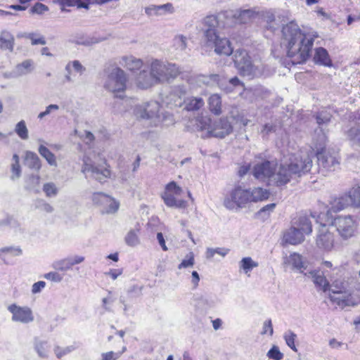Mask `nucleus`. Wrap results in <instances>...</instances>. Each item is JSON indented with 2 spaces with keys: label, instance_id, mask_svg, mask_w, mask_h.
Segmentation results:
<instances>
[{
  "label": "nucleus",
  "instance_id": "obj_64",
  "mask_svg": "<svg viewBox=\"0 0 360 360\" xmlns=\"http://www.w3.org/2000/svg\"><path fill=\"white\" fill-rule=\"evenodd\" d=\"M158 10L161 14L164 13H172L173 12V6L172 4L167 3L163 5L158 6Z\"/></svg>",
  "mask_w": 360,
  "mask_h": 360
},
{
  "label": "nucleus",
  "instance_id": "obj_7",
  "mask_svg": "<svg viewBox=\"0 0 360 360\" xmlns=\"http://www.w3.org/2000/svg\"><path fill=\"white\" fill-rule=\"evenodd\" d=\"M104 88L112 93L124 92L127 89V73L116 65H109L104 69Z\"/></svg>",
  "mask_w": 360,
  "mask_h": 360
},
{
  "label": "nucleus",
  "instance_id": "obj_42",
  "mask_svg": "<svg viewBox=\"0 0 360 360\" xmlns=\"http://www.w3.org/2000/svg\"><path fill=\"white\" fill-rule=\"evenodd\" d=\"M58 191V187L53 182L46 183L43 186V191L45 193L46 196L49 198L56 196Z\"/></svg>",
  "mask_w": 360,
  "mask_h": 360
},
{
  "label": "nucleus",
  "instance_id": "obj_29",
  "mask_svg": "<svg viewBox=\"0 0 360 360\" xmlns=\"http://www.w3.org/2000/svg\"><path fill=\"white\" fill-rule=\"evenodd\" d=\"M349 199L347 193L333 200L331 203V209L333 212H339L349 206Z\"/></svg>",
  "mask_w": 360,
  "mask_h": 360
},
{
  "label": "nucleus",
  "instance_id": "obj_53",
  "mask_svg": "<svg viewBox=\"0 0 360 360\" xmlns=\"http://www.w3.org/2000/svg\"><path fill=\"white\" fill-rule=\"evenodd\" d=\"M330 113L322 111L316 115V122L319 125L326 124L330 120Z\"/></svg>",
  "mask_w": 360,
  "mask_h": 360
},
{
  "label": "nucleus",
  "instance_id": "obj_10",
  "mask_svg": "<svg viewBox=\"0 0 360 360\" xmlns=\"http://www.w3.org/2000/svg\"><path fill=\"white\" fill-rule=\"evenodd\" d=\"M197 82L199 84H204L208 86L218 85L221 89L226 93L232 92L234 89L238 86H244L243 83L237 77H234L226 81L218 74L199 75L197 77Z\"/></svg>",
  "mask_w": 360,
  "mask_h": 360
},
{
  "label": "nucleus",
  "instance_id": "obj_50",
  "mask_svg": "<svg viewBox=\"0 0 360 360\" xmlns=\"http://www.w3.org/2000/svg\"><path fill=\"white\" fill-rule=\"evenodd\" d=\"M66 65H70V70L71 71L72 69H73L76 72L80 75H82L86 71L85 67H84L77 60L70 61L67 63Z\"/></svg>",
  "mask_w": 360,
  "mask_h": 360
},
{
  "label": "nucleus",
  "instance_id": "obj_56",
  "mask_svg": "<svg viewBox=\"0 0 360 360\" xmlns=\"http://www.w3.org/2000/svg\"><path fill=\"white\" fill-rule=\"evenodd\" d=\"M121 352H108L101 354V360H117L121 355Z\"/></svg>",
  "mask_w": 360,
  "mask_h": 360
},
{
  "label": "nucleus",
  "instance_id": "obj_31",
  "mask_svg": "<svg viewBox=\"0 0 360 360\" xmlns=\"http://www.w3.org/2000/svg\"><path fill=\"white\" fill-rule=\"evenodd\" d=\"M257 15L255 11L252 9H245L236 11L233 16L236 18L239 23L245 24Z\"/></svg>",
  "mask_w": 360,
  "mask_h": 360
},
{
  "label": "nucleus",
  "instance_id": "obj_9",
  "mask_svg": "<svg viewBox=\"0 0 360 360\" xmlns=\"http://www.w3.org/2000/svg\"><path fill=\"white\" fill-rule=\"evenodd\" d=\"M197 127L199 130L207 131V136L216 138H224L233 131L231 123L225 118L212 122L209 117H202L197 120Z\"/></svg>",
  "mask_w": 360,
  "mask_h": 360
},
{
  "label": "nucleus",
  "instance_id": "obj_49",
  "mask_svg": "<svg viewBox=\"0 0 360 360\" xmlns=\"http://www.w3.org/2000/svg\"><path fill=\"white\" fill-rule=\"evenodd\" d=\"M22 250L19 248L6 247L0 249V257L4 259V254H10L12 256L21 255Z\"/></svg>",
  "mask_w": 360,
  "mask_h": 360
},
{
  "label": "nucleus",
  "instance_id": "obj_12",
  "mask_svg": "<svg viewBox=\"0 0 360 360\" xmlns=\"http://www.w3.org/2000/svg\"><path fill=\"white\" fill-rule=\"evenodd\" d=\"M332 226L342 238L347 239L354 235L357 222L351 215H340L333 219Z\"/></svg>",
  "mask_w": 360,
  "mask_h": 360
},
{
  "label": "nucleus",
  "instance_id": "obj_21",
  "mask_svg": "<svg viewBox=\"0 0 360 360\" xmlns=\"http://www.w3.org/2000/svg\"><path fill=\"white\" fill-rule=\"evenodd\" d=\"M304 276L311 278L316 287L324 292L328 290L329 283L323 273L318 270H309L304 273Z\"/></svg>",
  "mask_w": 360,
  "mask_h": 360
},
{
  "label": "nucleus",
  "instance_id": "obj_45",
  "mask_svg": "<svg viewBox=\"0 0 360 360\" xmlns=\"http://www.w3.org/2000/svg\"><path fill=\"white\" fill-rule=\"evenodd\" d=\"M37 34H34V33H24V34H19L18 37H25L26 38H28L31 40V42H32V45H37V44H41V45H44L46 44V40L44 39V38L43 37H39L38 38H36L35 36Z\"/></svg>",
  "mask_w": 360,
  "mask_h": 360
},
{
  "label": "nucleus",
  "instance_id": "obj_20",
  "mask_svg": "<svg viewBox=\"0 0 360 360\" xmlns=\"http://www.w3.org/2000/svg\"><path fill=\"white\" fill-rule=\"evenodd\" d=\"M34 68V62L30 59H27L15 65L9 75L12 78H18L30 74Z\"/></svg>",
  "mask_w": 360,
  "mask_h": 360
},
{
  "label": "nucleus",
  "instance_id": "obj_39",
  "mask_svg": "<svg viewBox=\"0 0 360 360\" xmlns=\"http://www.w3.org/2000/svg\"><path fill=\"white\" fill-rule=\"evenodd\" d=\"M347 139L354 144L360 146V126H355L347 132Z\"/></svg>",
  "mask_w": 360,
  "mask_h": 360
},
{
  "label": "nucleus",
  "instance_id": "obj_6",
  "mask_svg": "<svg viewBox=\"0 0 360 360\" xmlns=\"http://www.w3.org/2000/svg\"><path fill=\"white\" fill-rule=\"evenodd\" d=\"M149 68L156 84L171 82L181 72L180 68L176 64L165 63L158 59L151 61Z\"/></svg>",
  "mask_w": 360,
  "mask_h": 360
},
{
  "label": "nucleus",
  "instance_id": "obj_16",
  "mask_svg": "<svg viewBox=\"0 0 360 360\" xmlns=\"http://www.w3.org/2000/svg\"><path fill=\"white\" fill-rule=\"evenodd\" d=\"M316 243L319 248L326 251H330L334 247V235L326 225H321L316 236Z\"/></svg>",
  "mask_w": 360,
  "mask_h": 360
},
{
  "label": "nucleus",
  "instance_id": "obj_52",
  "mask_svg": "<svg viewBox=\"0 0 360 360\" xmlns=\"http://www.w3.org/2000/svg\"><path fill=\"white\" fill-rule=\"evenodd\" d=\"M165 191L179 196L182 193V189L174 181H172L166 186Z\"/></svg>",
  "mask_w": 360,
  "mask_h": 360
},
{
  "label": "nucleus",
  "instance_id": "obj_38",
  "mask_svg": "<svg viewBox=\"0 0 360 360\" xmlns=\"http://www.w3.org/2000/svg\"><path fill=\"white\" fill-rule=\"evenodd\" d=\"M39 154L46 159L48 163L51 166H56L57 162L55 155L50 151L46 146L41 145L38 150Z\"/></svg>",
  "mask_w": 360,
  "mask_h": 360
},
{
  "label": "nucleus",
  "instance_id": "obj_23",
  "mask_svg": "<svg viewBox=\"0 0 360 360\" xmlns=\"http://www.w3.org/2000/svg\"><path fill=\"white\" fill-rule=\"evenodd\" d=\"M120 64L131 72L139 70L143 65L141 59L133 56H124L120 60Z\"/></svg>",
  "mask_w": 360,
  "mask_h": 360
},
{
  "label": "nucleus",
  "instance_id": "obj_17",
  "mask_svg": "<svg viewBox=\"0 0 360 360\" xmlns=\"http://www.w3.org/2000/svg\"><path fill=\"white\" fill-rule=\"evenodd\" d=\"M84 261V257L80 255H75L61 259L55 261L53 263V268L60 271H68L72 269L74 265L81 264Z\"/></svg>",
  "mask_w": 360,
  "mask_h": 360
},
{
  "label": "nucleus",
  "instance_id": "obj_14",
  "mask_svg": "<svg viewBox=\"0 0 360 360\" xmlns=\"http://www.w3.org/2000/svg\"><path fill=\"white\" fill-rule=\"evenodd\" d=\"M82 172L84 174L90 173L91 176L99 182H104L105 179L110 177V170L108 167L96 165L89 162V160L84 159L82 167Z\"/></svg>",
  "mask_w": 360,
  "mask_h": 360
},
{
  "label": "nucleus",
  "instance_id": "obj_5",
  "mask_svg": "<svg viewBox=\"0 0 360 360\" xmlns=\"http://www.w3.org/2000/svg\"><path fill=\"white\" fill-rule=\"evenodd\" d=\"M218 21L215 16H207L204 20V37L207 46L214 47V51L219 55L230 56L233 48L229 40L221 38L217 33Z\"/></svg>",
  "mask_w": 360,
  "mask_h": 360
},
{
  "label": "nucleus",
  "instance_id": "obj_13",
  "mask_svg": "<svg viewBox=\"0 0 360 360\" xmlns=\"http://www.w3.org/2000/svg\"><path fill=\"white\" fill-rule=\"evenodd\" d=\"M319 172L326 175L328 172L334 170L339 165L338 155L335 153L322 149L316 153Z\"/></svg>",
  "mask_w": 360,
  "mask_h": 360
},
{
  "label": "nucleus",
  "instance_id": "obj_35",
  "mask_svg": "<svg viewBox=\"0 0 360 360\" xmlns=\"http://www.w3.org/2000/svg\"><path fill=\"white\" fill-rule=\"evenodd\" d=\"M103 201L105 202V205H103L104 210L103 212L110 214L115 213L117 211L119 208V203L113 198H112L109 195H103Z\"/></svg>",
  "mask_w": 360,
  "mask_h": 360
},
{
  "label": "nucleus",
  "instance_id": "obj_15",
  "mask_svg": "<svg viewBox=\"0 0 360 360\" xmlns=\"http://www.w3.org/2000/svg\"><path fill=\"white\" fill-rule=\"evenodd\" d=\"M8 310L12 314V321L27 324L34 321L32 310L27 306L20 307L12 304L8 307Z\"/></svg>",
  "mask_w": 360,
  "mask_h": 360
},
{
  "label": "nucleus",
  "instance_id": "obj_30",
  "mask_svg": "<svg viewBox=\"0 0 360 360\" xmlns=\"http://www.w3.org/2000/svg\"><path fill=\"white\" fill-rule=\"evenodd\" d=\"M208 105L210 110L214 115H218L221 113V99L219 94L211 95L208 99Z\"/></svg>",
  "mask_w": 360,
  "mask_h": 360
},
{
  "label": "nucleus",
  "instance_id": "obj_4",
  "mask_svg": "<svg viewBox=\"0 0 360 360\" xmlns=\"http://www.w3.org/2000/svg\"><path fill=\"white\" fill-rule=\"evenodd\" d=\"M161 105L155 101H150L137 105L136 115L141 119L148 120L153 126H169L174 123L172 114L160 111Z\"/></svg>",
  "mask_w": 360,
  "mask_h": 360
},
{
  "label": "nucleus",
  "instance_id": "obj_19",
  "mask_svg": "<svg viewBox=\"0 0 360 360\" xmlns=\"http://www.w3.org/2000/svg\"><path fill=\"white\" fill-rule=\"evenodd\" d=\"M136 86L142 89H147L156 84L153 76L150 70H141L135 77Z\"/></svg>",
  "mask_w": 360,
  "mask_h": 360
},
{
  "label": "nucleus",
  "instance_id": "obj_1",
  "mask_svg": "<svg viewBox=\"0 0 360 360\" xmlns=\"http://www.w3.org/2000/svg\"><path fill=\"white\" fill-rule=\"evenodd\" d=\"M312 155L300 150L284 158L278 165L276 160L262 159L256 161L252 169L253 176L260 181L271 182L278 187L309 172L313 163Z\"/></svg>",
  "mask_w": 360,
  "mask_h": 360
},
{
  "label": "nucleus",
  "instance_id": "obj_18",
  "mask_svg": "<svg viewBox=\"0 0 360 360\" xmlns=\"http://www.w3.org/2000/svg\"><path fill=\"white\" fill-rule=\"evenodd\" d=\"M304 240L303 233L293 224L283 233V241L285 243L295 245L302 243Z\"/></svg>",
  "mask_w": 360,
  "mask_h": 360
},
{
  "label": "nucleus",
  "instance_id": "obj_54",
  "mask_svg": "<svg viewBox=\"0 0 360 360\" xmlns=\"http://www.w3.org/2000/svg\"><path fill=\"white\" fill-rule=\"evenodd\" d=\"M49 10V7L41 3L35 4L30 9L32 13L43 14Z\"/></svg>",
  "mask_w": 360,
  "mask_h": 360
},
{
  "label": "nucleus",
  "instance_id": "obj_32",
  "mask_svg": "<svg viewBox=\"0 0 360 360\" xmlns=\"http://www.w3.org/2000/svg\"><path fill=\"white\" fill-rule=\"evenodd\" d=\"M25 161L30 168L37 171L41 169V160L35 153L27 151L25 153Z\"/></svg>",
  "mask_w": 360,
  "mask_h": 360
},
{
  "label": "nucleus",
  "instance_id": "obj_2",
  "mask_svg": "<svg viewBox=\"0 0 360 360\" xmlns=\"http://www.w3.org/2000/svg\"><path fill=\"white\" fill-rule=\"evenodd\" d=\"M283 43L287 48V55L293 64L305 62L309 56L314 37L303 32L298 25L291 21L283 27Z\"/></svg>",
  "mask_w": 360,
  "mask_h": 360
},
{
  "label": "nucleus",
  "instance_id": "obj_22",
  "mask_svg": "<svg viewBox=\"0 0 360 360\" xmlns=\"http://www.w3.org/2000/svg\"><path fill=\"white\" fill-rule=\"evenodd\" d=\"M283 263L285 264L291 265L294 269L300 271V273L304 274V270L307 269L306 263L303 260L301 255L293 252L289 256H285L283 258Z\"/></svg>",
  "mask_w": 360,
  "mask_h": 360
},
{
  "label": "nucleus",
  "instance_id": "obj_44",
  "mask_svg": "<svg viewBox=\"0 0 360 360\" xmlns=\"http://www.w3.org/2000/svg\"><path fill=\"white\" fill-rule=\"evenodd\" d=\"M75 347L71 345L68 346L66 347H60L59 346H56L53 349L54 353L57 358L60 359L63 356L70 353L71 352L75 349Z\"/></svg>",
  "mask_w": 360,
  "mask_h": 360
},
{
  "label": "nucleus",
  "instance_id": "obj_8",
  "mask_svg": "<svg viewBox=\"0 0 360 360\" xmlns=\"http://www.w3.org/2000/svg\"><path fill=\"white\" fill-rule=\"evenodd\" d=\"M328 290L330 292V299L331 302L341 308L355 305L356 301L347 282L339 279L335 280L331 285H328Z\"/></svg>",
  "mask_w": 360,
  "mask_h": 360
},
{
  "label": "nucleus",
  "instance_id": "obj_58",
  "mask_svg": "<svg viewBox=\"0 0 360 360\" xmlns=\"http://www.w3.org/2000/svg\"><path fill=\"white\" fill-rule=\"evenodd\" d=\"M267 333H269V335H272L274 333L272 323L270 319L266 320L264 322L263 328L262 331L261 332V334L264 335L266 334Z\"/></svg>",
  "mask_w": 360,
  "mask_h": 360
},
{
  "label": "nucleus",
  "instance_id": "obj_40",
  "mask_svg": "<svg viewBox=\"0 0 360 360\" xmlns=\"http://www.w3.org/2000/svg\"><path fill=\"white\" fill-rule=\"evenodd\" d=\"M14 130L21 139L27 140L28 139V129L24 120L18 122Z\"/></svg>",
  "mask_w": 360,
  "mask_h": 360
},
{
  "label": "nucleus",
  "instance_id": "obj_33",
  "mask_svg": "<svg viewBox=\"0 0 360 360\" xmlns=\"http://www.w3.org/2000/svg\"><path fill=\"white\" fill-rule=\"evenodd\" d=\"M185 102V109L188 111H195L204 106L205 102L202 98L191 97Z\"/></svg>",
  "mask_w": 360,
  "mask_h": 360
},
{
  "label": "nucleus",
  "instance_id": "obj_55",
  "mask_svg": "<svg viewBox=\"0 0 360 360\" xmlns=\"http://www.w3.org/2000/svg\"><path fill=\"white\" fill-rule=\"evenodd\" d=\"M186 38L183 35H179L175 37L174 39V45L177 49L183 51L186 48Z\"/></svg>",
  "mask_w": 360,
  "mask_h": 360
},
{
  "label": "nucleus",
  "instance_id": "obj_57",
  "mask_svg": "<svg viewBox=\"0 0 360 360\" xmlns=\"http://www.w3.org/2000/svg\"><path fill=\"white\" fill-rule=\"evenodd\" d=\"M275 207H276L275 203H271V204L266 205L260 209L258 214L260 215H264V217L269 216V214L271 212H273V210H274Z\"/></svg>",
  "mask_w": 360,
  "mask_h": 360
},
{
  "label": "nucleus",
  "instance_id": "obj_11",
  "mask_svg": "<svg viewBox=\"0 0 360 360\" xmlns=\"http://www.w3.org/2000/svg\"><path fill=\"white\" fill-rule=\"evenodd\" d=\"M233 62L240 73L249 78L258 77L261 72L252 65L248 52L243 49H237L233 55Z\"/></svg>",
  "mask_w": 360,
  "mask_h": 360
},
{
  "label": "nucleus",
  "instance_id": "obj_36",
  "mask_svg": "<svg viewBox=\"0 0 360 360\" xmlns=\"http://www.w3.org/2000/svg\"><path fill=\"white\" fill-rule=\"evenodd\" d=\"M347 194L351 207H360V186L352 188Z\"/></svg>",
  "mask_w": 360,
  "mask_h": 360
},
{
  "label": "nucleus",
  "instance_id": "obj_60",
  "mask_svg": "<svg viewBox=\"0 0 360 360\" xmlns=\"http://www.w3.org/2000/svg\"><path fill=\"white\" fill-rule=\"evenodd\" d=\"M44 278L54 282H60L63 279V277L56 271L46 274Z\"/></svg>",
  "mask_w": 360,
  "mask_h": 360
},
{
  "label": "nucleus",
  "instance_id": "obj_59",
  "mask_svg": "<svg viewBox=\"0 0 360 360\" xmlns=\"http://www.w3.org/2000/svg\"><path fill=\"white\" fill-rule=\"evenodd\" d=\"M103 195H107L106 194L101 193V192H96L94 193L92 195V200L94 204L98 205H105V202H104L103 200V198L101 196Z\"/></svg>",
  "mask_w": 360,
  "mask_h": 360
},
{
  "label": "nucleus",
  "instance_id": "obj_3",
  "mask_svg": "<svg viewBox=\"0 0 360 360\" xmlns=\"http://www.w3.org/2000/svg\"><path fill=\"white\" fill-rule=\"evenodd\" d=\"M269 196L268 190L257 187L252 189L240 186H236L224 200V206L233 210L236 207H244L250 202L266 200Z\"/></svg>",
  "mask_w": 360,
  "mask_h": 360
},
{
  "label": "nucleus",
  "instance_id": "obj_41",
  "mask_svg": "<svg viewBox=\"0 0 360 360\" xmlns=\"http://www.w3.org/2000/svg\"><path fill=\"white\" fill-rule=\"evenodd\" d=\"M239 266L245 273L250 271L253 268L258 266V263L253 261L251 257H244L239 263Z\"/></svg>",
  "mask_w": 360,
  "mask_h": 360
},
{
  "label": "nucleus",
  "instance_id": "obj_28",
  "mask_svg": "<svg viewBox=\"0 0 360 360\" xmlns=\"http://www.w3.org/2000/svg\"><path fill=\"white\" fill-rule=\"evenodd\" d=\"M314 60L316 63L325 66H330L331 65V60L328 51L324 48L320 47L316 49Z\"/></svg>",
  "mask_w": 360,
  "mask_h": 360
},
{
  "label": "nucleus",
  "instance_id": "obj_27",
  "mask_svg": "<svg viewBox=\"0 0 360 360\" xmlns=\"http://www.w3.org/2000/svg\"><path fill=\"white\" fill-rule=\"evenodd\" d=\"M293 225L303 233V236L310 234L312 232L311 222L307 215L300 216L296 221H293Z\"/></svg>",
  "mask_w": 360,
  "mask_h": 360
},
{
  "label": "nucleus",
  "instance_id": "obj_63",
  "mask_svg": "<svg viewBox=\"0 0 360 360\" xmlns=\"http://www.w3.org/2000/svg\"><path fill=\"white\" fill-rule=\"evenodd\" d=\"M145 13L148 15H152L153 14H155V15L161 14V13H160L159 10H158V6H155V5H151V6L146 7L145 8Z\"/></svg>",
  "mask_w": 360,
  "mask_h": 360
},
{
  "label": "nucleus",
  "instance_id": "obj_25",
  "mask_svg": "<svg viewBox=\"0 0 360 360\" xmlns=\"http://www.w3.org/2000/svg\"><path fill=\"white\" fill-rule=\"evenodd\" d=\"M15 44L13 35L7 30H3L0 33V48L2 50H8L12 52Z\"/></svg>",
  "mask_w": 360,
  "mask_h": 360
},
{
  "label": "nucleus",
  "instance_id": "obj_51",
  "mask_svg": "<svg viewBox=\"0 0 360 360\" xmlns=\"http://www.w3.org/2000/svg\"><path fill=\"white\" fill-rule=\"evenodd\" d=\"M276 130V125L272 122L266 123L263 125L260 131L263 137L267 136L271 133L275 132Z\"/></svg>",
  "mask_w": 360,
  "mask_h": 360
},
{
  "label": "nucleus",
  "instance_id": "obj_24",
  "mask_svg": "<svg viewBox=\"0 0 360 360\" xmlns=\"http://www.w3.org/2000/svg\"><path fill=\"white\" fill-rule=\"evenodd\" d=\"M187 93V88L184 85H177L172 87L169 94V98L171 101L174 102L176 106H181V99Z\"/></svg>",
  "mask_w": 360,
  "mask_h": 360
},
{
  "label": "nucleus",
  "instance_id": "obj_37",
  "mask_svg": "<svg viewBox=\"0 0 360 360\" xmlns=\"http://www.w3.org/2000/svg\"><path fill=\"white\" fill-rule=\"evenodd\" d=\"M49 344L47 341L41 340L38 338L34 340V349L38 355L41 358L48 357Z\"/></svg>",
  "mask_w": 360,
  "mask_h": 360
},
{
  "label": "nucleus",
  "instance_id": "obj_62",
  "mask_svg": "<svg viewBox=\"0 0 360 360\" xmlns=\"http://www.w3.org/2000/svg\"><path fill=\"white\" fill-rule=\"evenodd\" d=\"M253 94L257 97L264 98L268 94V91L262 86H257L253 89Z\"/></svg>",
  "mask_w": 360,
  "mask_h": 360
},
{
  "label": "nucleus",
  "instance_id": "obj_46",
  "mask_svg": "<svg viewBox=\"0 0 360 360\" xmlns=\"http://www.w3.org/2000/svg\"><path fill=\"white\" fill-rule=\"evenodd\" d=\"M125 242L128 245L135 246L139 244V240L137 233L134 230H131L128 232L125 237Z\"/></svg>",
  "mask_w": 360,
  "mask_h": 360
},
{
  "label": "nucleus",
  "instance_id": "obj_61",
  "mask_svg": "<svg viewBox=\"0 0 360 360\" xmlns=\"http://www.w3.org/2000/svg\"><path fill=\"white\" fill-rule=\"evenodd\" d=\"M46 286V283L44 281H40L34 283L32 286V292L33 294L39 293L41 291L43 288Z\"/></svg>",
  "mask_w": 360,
  "mask_h": 360
},
{
  "label": "nucleus",
  "instance_id": "obj_34",
  "mask_svg": "<svg viewBox=\"0 0 360 360\" xmlns=\"http://www.w3.org/2000/svg\"><path fill=\"white\" fill-rule=\"evenodd\" d=\"M11 179L12 180L18 179L21 176V167L20 165V158L18 155L13 154L11 163Z\"/></svg>",
  "mask_w": 360,
  "mask_h": 360
},
{
  "label": "nucleus",
  "instance_id": "obj_48",
  "mask_svg": "<svg viewBox=\"0 0 360 360\" xmlns=\"http://www.w3.org/2000/svg\"><path fill=\"white\" fill-rule=\"evenodd\" d=\"M195 259H194V255L193 252H189L186 256V258L182 260V262L179 264L178 269H184V268H188V267H192L194 265Z\"/></svg>",
  "mask_w": 360,
  "mask_h": 360
},
{
  "label": "nucleus",
  "instance_id": "obj_26",
  "mask_svg": "<svg viewBox=\"0 0 360 360\" xmlns=\"http://www.w3.org/2000/svg\"><path fill=\"white\" fill-rule=\"evenodd\" d=\"M176 195L165 191L162 195V198L165 205L170 207L184 208L186 206V202L183 200L177 199Z\"/></svg>",
  "mask_w": 360,
  "mask_h": 360
},
{
  "label": "nucleus",
  "instance_id": "obj_47",
  "mask_svg": "<svg viewBox=\"0 0 360 360\" xmlns=\"http://www.w3.org/2000/svg\"><path fill=\"white\" fill-rule=\"evenodd\" d=\"M266 356L274 360H281L283 358V354L281 352L278 347L274 345L267 352Z\"/></svg>",
  "mask_w": 360,
  "mask_h": 360
},
{
  "label": "nucleus",
  "instance_id": "obj_43",
  "mask_svg": "<svg viewBox=\"0 0 360 360\" xmlns=\"http://www.w3.org/2000/svg\"><path fill=\"white\" fill-rule=\"evenodd\" d=\"M283 338L285 340L286 345L293 351L297 352V348L295 345L297 335L292 330H288L285 333Z\"/></svg>",
  "mask_w": 360,
  "mask_h": 360
}]
</instances>
